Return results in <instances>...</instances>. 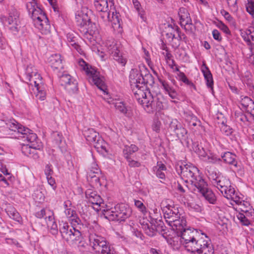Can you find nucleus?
<instances>
[{
    "label": "nucleus",
    "mask_w": 254,
    "mask_h": 254,
    "mask_svg": "<svg viewBox=\"0 0 254 254\" xmlns=\"http://www.w3.org/2000/svg\"><path fill=\"white\" fill-rule=\"evenodd\" d=\"M38 2H28L26 8L28 14L34 22V25L42 34L47 35L50 33L51 25L49 19Z\"/></svg>",
    "instance_id": "1"
},
{
    "label": "nucleus",
    "mask_w": 254,
    "mask_h": 254,
    "mask_svg": "<svg viewBox=\"0 0 254 254\" xmlns=\"http://www.w3.org/2000/svg\"><path fill=\"white\" fill-rule=\"evenodd\" d=\"M146 91L143 89L135 90L133 88L134 98L138 102L142 105L146 111L148 113H154L159 112L163 109L162 102L157 97H153L150 90L146 88Z\"/></svg>",
    "instance_id": "2"
},
{
    "label": "nucleus",
    "mask_w": 254,
    "mask_h": 254,
    "mask_svg": "<svg viewBox=\"0 0 254 254\" xmlns=\"http://www.w3.org/2000/svg\"><path fill=\"white\" fill-rule=\"evenodd\" d=\"M177 235L181 237L180 242L188 252H190L193 248L194 249L198 243L201 242L204 238L209 240V237L202 230L190 227L178 232Z\"/></svg>",
    "instance_id": "3"
},
{
    "label": "nucleus",
    "mask_w": 254,
    "mask_h": 254,
    "mask_svg": "<svg viewBox=\"0 0 254 254\" xmlns=\"http://www.w3.org/2000/svg\"><path fill=\"white\" fill-rule=\"evenodd\" d=\"M132 214V209L126 203H120L104 211V217L110 221L125 222Z\"/></svg>",
    "instance_id": "4"
},
{
    "label": "nucleus",
    "mask_w": 254,
    "mask_h": 254,
    "mask_svg": "<svg viewBox=\"0 0 254 254\" xmlns=\"http://www.w3.org/2000/svg\"><path fill=\"white\" fill-rule=\"evenodd\" d=\"M129 82L133 91V88L135 90L143 89V91L150 90L147 85L152 86L154 83V77L148 71L147 73L143 75L140 71L137 69H132L129 75Z\"/></svg>",
    "instance_id": "5"
},
{
    "label": "nucleus",
    "mask_w": 254,
    "mask_h": 254,
    "mask_svg": "<svg viewBox=\"0 0 254 254\" xmlns=\"http://www.w3.org/2000/svg\"><path fill=\"white\" fill-rule=\"evenodd\" d=\"M79 64L81 66L84 64L83 69L88 75V80L91 84L95 85L98 89L102 91L104 93L108 94L107 86L104 80V77L101 76L100 73L94 69L90 70L88 67V64L83 60L81 59Z\"/></svg>",
    "instance_id": "6"
},
{
    "label": "nucleus",
    "mask_w": 254,
    "mask_h": 254,
    "mask_svg": "<svg viewBox=\"0 0 254 254\" xmlns=\"http://www.w3.org/2000/svg\"><path fill=\"white\" fill-rule=\"evenodd\" d=\"M60 232L62 239L70 245L80 241L82 237L81 232L73 227L71 228L67 223L60 224Z\"/></svg>",
    "instance_id": "7"
},
{
    "label": "nucleus",
    "mask_w": 254,
    "mask_h": 254,
    "mask_svg": "<svg viewBox=\"0 0 254 254\" xmlns=\"http://www.w3.org/2000/svg\"><path fill=\"white\" fill-rule=\"evenodd\" d=\"M60 83L69 94H76L78 91V83L76 78L68 73L59 75Z\"/></svg>",
    "instance_id": "8"
},
{
    "label": "nucleus",
    "mask_w": 254,
    "mask_h": 254,
    "mask_svg": "<svg viewBox=\"0 0 254 254\" xmlns=\"http://www.w3.org/2000/svg\"><path fill=\"white\" fill-rule=\"evenodd\" d=\"M170 135H176L179 139L186 140L188 138V131L181 123L177 119L172 120L167 129Z\"/></svg>",
    "instance_id": "9"
},
{
    "label": "nucleus",
    "mask_w": 254,
    "mask_h": 254,
    "mask_svg": "<svg viewBox=\"0 0 254 254\" xmlns=\"http://www.w3.org/2000/svg\"><path fill=\"white\" fill-rule=\"evenodd\" d=\"M75 19L77 25L81 27H85L86 30L85 33H89L90 35L94 33L96 29L95 24L92 23L90 17L87 13L82 11H78L77 14H75Z\"/></svg>",
    "instance_id": "10"
},
{
    "label": "nucleus",
    "mask_w": 254,
    "mask_h": 254,
    "mask_svg": "<svg viewBox=\"0 0 254 254\" xmlns=\"http://www.w3.org/2000/svg\"><path fill=\"white\" fill-rule=\"evenodd\" d=\"M19 134L18 137L21 138L24 141L27 143H31V147L39 148V146L35 143L38 139L36 133H33L29 128L19 125L17 131Z\"/></svg>",
    "instance_id": "11"
},
{
    "label": "nucleus",
    "mask_w": 254,
    "mask_h": 254,
    "mask_svg": "<svg viewBox=\"0 0 254 254\" xmlns=\"http://www.w3.org/2000/svg\"><path fill=\"white\" fill-rule=\"evenodd\" d=\"M19 14L15 9L12 10L9 13V15L6 19L7 23V26L10 31L14 35H16L19 32L20 26Z\"/></svg>",
    "instance_id": "12"
},
{
    "label": "nucleus",
    "mask_w": 254,
    "mask_h": 254,
    "mask_svg": "<svg viewBox=\"0 0 254 254\" xmlns=\"http://www.w3.org/2000/svg\"><path fill=\"white\" fill-rule=\"evenodd\" d=\"M208 241H210L209 238L208 240L204 238L201 242L198 243L197 246L194 249L193 248L190 252L194 254H214L213 247Z\"/></svg>",
    "instance_id": "13"
},
{
    "label": "nucleus",
    "mask_w": 254,
    "mask_h": 254,
    "mask_svg": "<svg viewBox=\"0 0 254 254\" xmlns=\"http://www.w3.org/2000/svg\"><path fill=\"white\" fill-rule=\"evenodd\" d=\"M87 180L90 183L91 186L96 188L102 186L105 180L100 170H96L95 173L88 172Z\"/></svg>",
    "instance_id": "14"
},
{
    "label": "nucleus",
    "mask_w": 254,
    "mask_h": 254,
    "mask_svg": "<svg viewBox=\"0 0 254 254\" xmlns=\"http://www.w3.org/2000/svg\"><path fill=\"white\" fill-rule=\"evenodd\" d=\"M198 169L191 164L181 165L176 167V171L182 178H186L190 179L194 174L197 175Z\"/></svg>",
    "instance_id": "15"
},
{
    "label": "nucleus",
    "mask_w": 254,
    "mask_h": 254,
    "mask_svg": "<svg viewBox=\"0 0 254 254\" xmlns=\"http://www.w3.org/2000/svg\"><path fill=\"white\" fill-rule=\"evenodd\" d=\"M197 175L194 174L190 179L191 184L194 187L193 189L194 191L198 192L201 191L202 189H205V187L208 186L207 182L203 179L201 175L199 170L197 172Z\"/></svg>",
    "instance_id": "16"
},
{
    "label": "nucleus",
    "mask_w": 254,
    "mask_h": 254,
    "mask_svg": "<svg viewBox=\"0 0 254 254\" xmlns=\"http://www.w3.org/2000/svg\"><path fill=\"white\" fill-rule=\"evenodd\" d=\"M90 244L96 254L100 253V250L107 244L105 239L101 236L92 235L89 237Z\"/></svg>",
    "instance_id": "17"
},
{
    "label": "nucleus",
    "mask_w": 254,
    "mask_h": 254,
    "mask_svg": "<svg viewBox=\"0 0 254 254\" xmlns=\"http://www.w3.org/2000/svg\"><path fill=\"white\" fill-rule=\"evenodd\" d=\"M150 223L152 225H154L156 232H158L164 238H167L168 236L167 233L168 232L167 228L165 226L164 222L162 220H158V218H154L151 215L150 213L149 215Z\"/></svg>",
    "instance_id": "18"
},
{
    "label": "nucleus",
    "mask_w": 254,
    "mask_h": 254,
    "mask_svg": "<svg viewBox=\"0 0 254 254\" xmlns=\"http://www.w3.org/2000/svg\"><path fill=\"white\" fill-rule=\"evenodd\" d=\"M85 196L90 203L98 207L103 203V200L101 197L92 189H88L86 190Z\"/></svg>",
    "instance_id": "19"
},
{
    "label": "nucleus",
    "mask_w": 254,
    "mask_h": 254,
    "mask_svg": "<svg viewBox=\"0 0 254 254\" xmlns=\"http://www.w3.org/2000/svg\"><path fill=\"white\" fill-rule=\"evenodd\" d=\"M83 135L86 140L93 145L99 141H102V137L99 133L93 128H87L83 130Z\"/></svg>",
    "instance_id": "20"
},
{
    "label": "nucleus",
    "mask_w": 254,
    "mask_h": 254,
    "mask_svg": "<svg viewBox=\"0 0 254 254\" xmlns=\"http://www.w3.org/2000/svg\"><path fill=\"white\" fill-rule=\"evenodd\" d=\"M201 71L203 73L206 81V86L208 88L213 92L214 81L212 74L206 65L205 62L203 61L201 66Z\"/></svg>",
    "instance_id": "21"
},
{
    "label": "nucleus",
    "mask_w": 254,
    "mask_h": 254,
    "mask_svg": "<svg viewBox=\"0 0 254 254\" xmlns=\"http://www.w3.org/2000/svg\"><path fill=\"white\" fill-rule=\"evenodd\" d=\"M113 59L121 64L122 66H125L127 63V59L124 57L122 53H121L119 47L116 44L113 45L110 53Z\"/></svg>",
    "instance_id": "22"
},
{
    "label": "nucleus",
    "mask_w": 254,
    "mask_h": 254,
    "mask_svg": "<svg viewBox=\"0 0 254 254\" xmlns=\"http://www.w3.org/2000/svg\"><path fill=\"white\" fill-rule=\"evenodd\" d=\"M61 55L55 54L51 55L48 59V62L54 70H60L64 68L63 60L61 59Z\"/></svg>",
    "instance_id": "23"
},
{
    "label": "nucleus",
    "mask_w": 254,
    "mask_h": 254,
    "mask_svg": "<svg viewBox=\"0 0 254 254\" xmlns=\"http://www.w3.org/2000/svg\"><path fill=\"white\" fill-rule=\"evenodd\" d=\"M67 41L70 43L71 46L74 48L78 53L82 54L83 51L81 46L77 43L78 36L74 31H71L66 33Z\"/></svg>",
    "instance_id": "24"
},
{
    "label": "nucleus",
    "mask_w": 254,
    "mask_h": 254,
    "mask_svg": "<svg viewBox=\"0 0 254 254\" xmlns=\"http://www.w3.org/2000/svg\"><path fill=\"white\" fill-rule=\"evenodd\" d=\"M178 14L180 17V24L182 26L184 25L191 26L192 20L188 10L185 7H181L179 9Z\"/></svg>",
    "instance_id": "25"
},
{
    "label": "nucleus",
    "mask_w": 254,
    "mask_h": 254,
    "mask_svg": "<svg viewBox=\"0 0 254 254\" xmlns=\"http://www.w3.org/2000/svg\"><path fill=\"white\" fill-rule=\"evenodd\" d=\"M215 178L213 179V184L223 194V191L227 189V187L230 184L229 180L221 177L220 176H217L215 174Z\"/></svg>",
    "instance_id": "26"
},
{
    "label": "nucleus",
    "mask_w": 254,
    "mask_h": 254,
    "mask_svg": "<svg viewBox=\"0 0 254 254\" xmlns=\"http://www.w3.org/2000/svg\"><path fill=\"white\" fill-rule=\"evenodd\" d=\"M236 155L231 152L227 151L221 154L222 161L226 164L233 165L236 168L238 167V162L236 160Z\"/></svg>",
    "instance_id": "27"
},
{
    "label": "nucleus",
    "mask_w": 254,
    "mask_h": 254,
    "mask_svg": "<svg viewBox=\"0 0 254 254\" xmlns=\"http://www.w3.org/2000/svg\"><path fill=\"white\" fill-rule=\"evenodd\" d=\"M158 81L162 86L163 89L166 92L168 93L169 96L173 99L178 98V94L176 90L171 86L169 85L168 82L161 78H158Z\"/></svg>",
    "instance_id": "28"
},
{
    "label": "nucleus",
    "mask_w": 254,
    "mask_h": 254,
    "mask_svg": "<svg viewBox=\"0 0 254 254\" xmlns=\"http://www.w3.org/2000/svg\"><path fill=\"white\" fill-rule=\"evenodd\" d=\"M201 190L198 192L201 194L210 203L215 204L216 203V197L212 190L208 188V186L205 187V189H202Z\"/></svg>",
    "instance_id": "29"
},
{
    "label": "nucleus",
    "mask_w": 254,
    "mask_h": 254,
    "mask_svg": "<svg viewBox=\"0 0 254 254\" xmlns=\"http://www.w3.org/2000/svg\"><path fill=\"white\" fill-rule=\"evenodd\" d=\"M184 116L185 120L188 123L189 126L195 127L198 124L199 126L200 125V120L191 112H185Z\"/></svg>",
    "instance_id": "30"
},
{
    "label": "nucleus",
    "mask_w": 254,
    "mask_h": 254,
    "mask_svg": "<svg viewBox=\"0 0 254 254\" xmlns=\"http://www.w3.org/2000/svg\"><path fill=\"white\" fill-rule=\"evenodd\" d=\"M110 11L112 12V19L111 21L113 28H117L121 27L122 20L120 13L117 12L115 8L114 9L113 8L111 10H110Z\"/></svg>",
    "instance_id": "31"
},
{
    "label": "nucleus",
    "mask_w": 254,
    "mask_h": 254,
    "mask_svg": "<svg viewBox=\"0 0 254 254\" xmlns=\"http://www.w3.org/2000/svg\"><path fill=\"white\" fill-rule=\"evenodd\" d=\"M193 150L203 160H206L207 152L198 142H193L192 146Z\"/></svg>",
    "instance_id": "32"
},
{
    "label": "nucleus",
    "mask_w": 254,
    "mask_h": 254,
    "mask_svg": "<svg viewBox=\"0 0 254 254\" xmlns=\"http://www.w3.org/2000/svg\"><path fill=\"white\" fill-rule=\"evenodd\" d=\"M34 85L36 87L37 93L36 95L37 99L41 101H44L46 98V91L43 85H41L37 83L36 81H34Z\"/></svg>",
    "instance_id": "33"
},
{
    "label": "nucleus",
    "mask_w": 254,
    "mask_h": 254,
    "mask_svg": "<svg viewBox=\"0 0 254 254\" xmlns=\"http://www.w3.org/2000/svg\"><path fill=\"white\" fill-rule=\"evenodd\" d=\"M29 143V144H27V145L26 146V148L28 150V151L27 152H26L25 151H23V153H24L25 155L30 157H32L35 159L39 158V155L36 151L37 150L40 149L41 146L40 145L37 144V139H36V142L35 143L36 144V145L39 146V148H34L31 147L30 146L31 145V143Z\"/></svg>",
    "instance_id": "34"
},
{
    "label": "nucleus",
    "mask_w": 254,
    "mask_h": 254,
    "mask_svg": "<svg viewBox=\"0 0 254 254\" xmlns=\"http://www.w3.org/2000/svg\"><path fill=\"white\" fill-rule=\"evenodd\" d=\"M134 7L138 12V15L143 21H146L145 12L142 8L140 3L138 0H132Z\"/></svg>",
    "instance_id": "35"
},
{
    "label": "nucleus",
    "mask_w": 254,
    "mask_h": 254,
    "mask_svg": "<svg viewBox=\"0 0 254 254\" xmlns=\"http://www.w3.org/2000/svg\"><path fill=\"white\" fill-rule=\"evenodd\" d=\"M64 212L67 217L72 218L71 220L73 222L79 224L81 221L77 216L76 211L71 208H66Z\"/></svg>",
    "instance_id": "36"
},
{
    "label": "nucleus",
    "mask_w": 254,
    "mask_h": 254,
    "mask_svg": "<svg viewBox=\"0 0 254 254\" xmlns=\"http://www.w3.org/2000/svg\"><path fill=\"white\" fill-rule=\"evenodd\" d=\"M94 5L96 10L98 12L104 11V10L106 11L109 10V6H110L107 0L94 1Z\"/></svg>",
    "instance_id": "37"
},
{
    "label": "nucleus",
    "mask_w": 254,
    "mask_h": 254,
    "mask_svg": "<svg viewBox=\"0 0 254 254\" xmlns=\"http://www.w3.org/2000/svg\"><path fill=\"white\" fill-rule=\"evenodd\" d=\"M241 104L244 107V108L246 111L248 110V108H252V106H254V101L248 96H242L241 97Z\"/></svg>",
    "instance_id": "38"
},
{
    "label": "nucleus",
    "mask_w": 254,
    "mask_h": 254,
    "mask_svg": "<svg viewBox=\"0 0 254 254\" xmlns=\"http://www.w3.org/2000/svg\"><path fill=\"white\" fill-rule=\"evenodd\" d=\"M8 215L13 220L19 222L21 219V217L18 211L14 207H9L6 210Z\"/></svg>",
    "instance_id": "39"
},
{
    "label": "nucleus",
    "mask_w": 254,
    "mask_h": 254,
    "mask_svg": "<svg viewBox=\"0 0 254 254\" xmlns=\"http://www.w3.org/2000/svg\"><path fill=\"white\" fill-rule=\"evenodd\" d=\"M178 27V25L174 23L173 24H168L167 26L165 27V31L166 32V36L167 38L170 39L171 36L175 34V32L177 33L176 28Z\"/></svg>",
    "instance_id": "40"
},
{
    "label": "nucleus",
    "mask_w": 254,
    "mask_h": 254,
    "mask_svg": "<svg viewBox=\"0 0 254 254\" xmlns=\"http://www.w3.org/2000/svg\"><path fill=\"white\" fill-rule=\"evenodd\" d=\"M176 221H179V224H177V225H174L173 227H175L176 228L177 233L178 232H180L183 229L188 227L187 226V221L185 217L182 216L181 217L180 216V218H178V220H177Z\"/></svg>",
    "instance_id": "41"
},
{
    "label": "nucleus",
    "mask_w": 254,
    "mask_h": 254,
    "mask_svg": "<svg viewBox=\"0 0 254 254\" xmlns=\"http://www.w3.org/2000/svg\"><path fill=\"white\" fill-rule=\"evenodd\" d=\"M143 228L145 234L149 237H153L156 235V232L154 225H149L146 223L143 225Z\"/></svg>",
    "instance_id": "42"
},
{
    "label": "nucleus",
    "mask_w": 254,
    "mask_h": 254,
    "mask_svg": "<svg viewBox=\"0 0 254 254\" xmlns=\"http://www.w3.org/2000/svg\"><path fill=\"white\" fill-rule=\"evenodd\" d=\"M210 163L215 164L222 161L221 158L209 151L207 153L206 160Z\"/></svg>",
    "instance_id": "43"
},
{
    "label": "nucleus",
    "mask_w": 254,
    "mask_h": 254,
    "mask_svg": "<svg viewBox=\"0 0 254 254\" xmlns=\"http://www.w3.org/2000/svg\"><path fill=\"white\" fill-rule=\"evenodd\" d=\"M217 22L214 21V24L218 28L222 30L224 33L227 35H231V31L228 26L226 25L222 21L217 19Z\"/></svg>",
    "instance_id": "44"
},
{
    "label": "nucleus",
    "mask_w": 254,
    "mask_h": 254,
    "mask_svg": "<svg viewBox=\"0 0 254 254\" xmlns=\"http://www.w3.org/2000/svg\"><path fill=\"white\" fill-rule=\"evenodd\" d=\"M52 138L53 141L56 144V145L60 146L62 143L63 137L62 134L58 132V131L53 132L52 134Z\"/></svg>",
    "instance_id": "45"
},
{
    "label": "nucleus",
    "mask_w": 254,
    "mask_h": 254,
    "mask_svg": "<svg viewBox=\"0 0 254 254\" xmlns=\"http://www.w3.org/2000/svg\"><path fill=\"white\" fill-rule=\"evenodd\" d=\"M236 194L235 189L232 188L230 185H229L226 190L223 191V194H222L225 197H226L228 199H232Z\"/></svg>",
    "instance_id": "46"
},
{
    "label": "nucleus",
    "mask_w": 254,
    "mask_h": 254,
    "mask_svg": "<svg viewBox=\"0 0 254 254\" xmlns=\"http://www.w3.org/2000/svg\"><path fill=\"white\" fill-rule=\"evenodd\" d=\"M239 205V209L240 210L241 212L246 213V215L249 213L250 210H252L250 203L248 201L243 200L242 203Z\"/></svg>",
    "instance_id": "47"
},
{
    "label": "nucleus",
    "mask_w": 254,
    "mask_h": 254,
    "mask_svg": "<svg viewBox=\"0 0 254 254\" xmlns=\"http://www.w3.org/2000/svg\"><path fill=\"white\" fill-rule=\"evenodd\" d=\"M181 214L179 212H176L175 215H173L169 218L166 220V222L171 226L173 227L174 225H177L179 223L178 221H176L178 218H180Z\"/></svg>",
    "instance_id": "48"
},
{
    "label": "nucleus",
    "mask_w": 254,
    "mask_h": 254,
    "mask_svg": "<svg viewBox=\"0 0 254 254\" xmlns=\"http://www.w3.org/2000/svg\"><path fill=\"white\" fill-rule=\"evenodd\" d=\"M221 130L223 133L226 135L229 136L232 134L234 130L230 126H227L226 124H224V122H222Z\"/></svg>",
    "instance_id": "49"
},
{
    "label": "nucleus",
    "mask_w": 254,
    "mask_h": 254,
    "mask_svg": "<svg viewBox=\"0 0 254 254\" xmlns=\"http://www.w3.org/2000/svg\"><path fill=\"white\" fill-rule=\"evenodd\" d=\"M9 129L13 131H16L19 124L14 120H10L6 124Z\"/></svg>",
    "instance_id": "50"
},
{
    "label": "nucleus",
    "mask_w": 254,
    "mask_h": 254,
    "mask_svg": "<svg viewBox=\"0 0 254 254\" xmlns=\"http://www.w3.org/2000/svg\"><path fill=\"white\" fill-rule=\"evenodd\" d=\"M105 142L103 139L102 138V141L96 142L94 144V147L97 149L98 151H104L105 152L107 153L108 151L106 149V147L105 145Z\"/></svg>",
    "instance_id": "51"
},
{
    "label": "nucleus",
    "mask_w": 254,
    "mask_h": 254,
    "mask_svg": "<svg viewBox=\"0 0 254 254\" xmlns=\"http://www.w3.org/2000/svg\"><path fill=\"white\" fill-rule=\"evenodd\" d=\"M237 217L244 226H249L251 224L250 221L246 217V215L243 213H239Z\"/></svg>",
    "instance_id": "52"
},
{
    "label": "nucleus",
    "mask_w": 254,
    "mask_h": 254,
    "mask_svg": "<svg viewBox=\"0 0 254 254\" xmlns=\"http://www.w3.org/2000/svg\"><path fill=\"white\" fill-rule=\"evenodd\" d=\"M44 219L47 221L48 220V222L47 224L49 225L52 222L55 221L54 212L53 210L50 209L47 210V215L45 216Z\"/></svg>",
    "instance_id": "53"
},
{
    "label": "nucleus",
    "mask_w": 254,
    "mask_h": 254,
    "mask_svg": "<svg viewBox=\"0 0 254 254\" xmlns=\"http://www.w3.org/2000/svg\"><path fill=\"white\" fill-rule=\"evenodd\" d=\"M134 205L143 214H145L147 213V209L141 201L134 200Z\"/></svg>",
    "instance_id": "54"
},
{
    "label": "nucleus",
    "mask_w": 254,
    "mask_h": 254,
    "mask_svg": "<svg viewBox=\"0 0 254 254\" xmlns=\"http://www.w3.org/2000/svg\"><path fill=\"white\" fill-rule=\"evenodd\" d=\"M247 29L245 31H241V35L243 37L244 40L247 42L248 45L252 46L253 43L251 41L250 34H248Z\"/></svg>",
    "instance_id": "55"
},
{
    "label": "nucleus",
    "mask_w": 254,
    "mask_h": 254,
    "mask_svg": "<svg viewBox=\"0 0 254 254\" xmlns=\"http://www.w3.org/2000/svg\"><path fill=\"white\" fill-rule=\"evenodd\" d=\"M109 10H105L104 11H100L99 12V17L104 22H109L110 19V12Z\"/></svg>",
    "instance_id": "56"
},
{
    "label": "nucleus",
    "mask_w": 254,
    "mask_h": 254,
    "mask_svg": "<svg viewBox=\"0 0 254 254\" xmlns=\"http://www.w3.org/2000/svg\"><path fill=\"white\" fill-rule=\"evenodd\" d=\"M235 116L236 118H239V120L242 122H250L248 117L243 112H235Z\"/></svg>",
    "instance_id": "57"
},
{
    "label": "nucleus",
    "mask_w": 254,
    "mask_h": 254,
    "mask_svg": "<svg viewBox=\"0 0 254 254\" xmlns=\"http://www.w3.org/2000/svg\"><path fill=\"white\" fill-rule=\"evenodd\" d=\"M247 11L251 15H254V0H248V3L246 4Z\"/></svg>",
    "instance_id": "58"
},
{
    "label": "nucleus",
    "mask_w": 254,
    "mask_h": 254,
    "mask_svg": "<svg viewBox=\"0 0 254 254\" xmlns=\"http://www.w3.org/2000/svg\"><path fill=\"white\" fill-rule=\"evenodd\" d=\"M47 210H48V209L43 208L40 210L36 212L34 215L38 219H44L45 216L47 215Z\"/></svg>",
    "instance_id": "59"
},
{
    "label": "nucleus",
    "mask_w": 254,
    "mask_h": 254,
    "mask_svg": "<svg viewBox=\"0 0 254 254\" xmlns=\"http://www.w3.org/2000/svg\"><path fill=\"white\" fill-rule=\"evenodd\" d=\"M176 30L177 33L178 34L177 39L179 41H183L185 43H187L188 38L186 35L181 32V29L179 27H177Z\"/></svg>",
    "instance_id": "60"
},
{
    "label": "nucleus",
    "mask_w": 254,
    "mask_h": 254,
    "mask_svg": "<svg viewBox=\"0 0 254 254\" xmlns=\"http://www.w3.org/2000/svg\"><path fill=\"white\" fill-rule=\"evenodd\" d=\"M221 13L224 17L225 19L229 22L231 23L234 22V19L233 17L229 14L228 12L225 10L224 9H222L221 10Z\"/></svg>",
    "instance_id": "61"
},
{
    "label": "nucleus",
    "mask_w": 254,
    "mask_h": 254,
    "mask_svg": "<svg viewBox=\"0 0 254 254\" xmlns=\"http://www.w3.org/2000/svg\"><path fill=\"white\" fill-rule=\"evenodd\" d=\"M128 165L130 167H139L141 166V164L137 161H135L132 159L131 158H129L127 159Z\"/></svg>",
    "instance_id": "62"
},
{
    "label": "nucleus",
    "mask_w": 254,
    "mask_h": 254,
    "mask_svg": "<svg viewBox=\"0 0 254 254\" xmlns=\"http://www.w3.org/2000/svg\"><path fill=\"white\" fill-rule=\"evenodd\" d=\"M44 172L46 177L52 176L54 173L52 165L50 164L46 165Z\"/></svg>",
    "instance_id": "63"
},
{
    "label": "nucleus",
    "mask_w": 254,
    "mask_h": 254,
    "mask_svg": "<svg viewBox=\"0 0 254 254\" xmlns=\"http://www.w3.org/2000/svg\"><path fill=\"white\" fill-rule=\"evenodd\" d=\"M111 252L110 247L107 245V243L105 245V246H103L100 250V253L101 254H113L111 253Z\"/></svg>",
    "instance_id": "64"
}]
</instances>
